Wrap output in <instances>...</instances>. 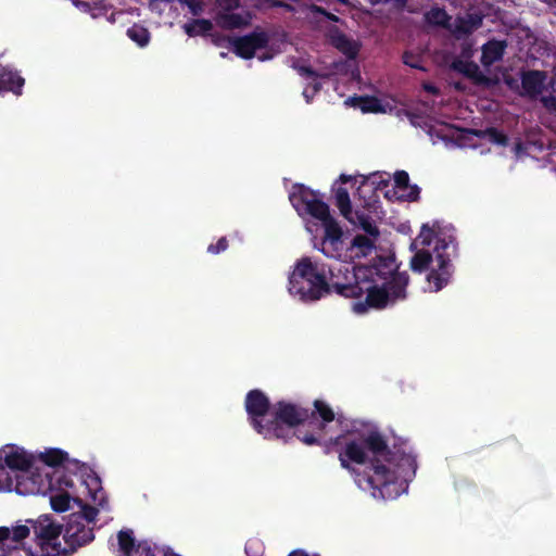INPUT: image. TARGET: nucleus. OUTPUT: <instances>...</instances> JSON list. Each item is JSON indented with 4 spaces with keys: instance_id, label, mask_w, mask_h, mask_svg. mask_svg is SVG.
Masks as SVG:
<instances>
[{
    "instance_id": "1",
    "label": "nucleus",
    "mask_w": 556,
    "mask_h": 556,
    "mask_svg": "<svg viewBox=\"0 0 556 556\" xmlns=\"http://www.w3.org/2000/svg\"><path fill=\"white\" fill-rule=\"evenodd\" d=\"M339 462L362 490L384 501L406 492L418 467L416 456L406 451V441L400 440L390 447L378 431L345 440L339 450Z\"/></svg>"
},
{
    "instance_id": "2",
    "label": "nucleus",
    "mask_w": 556,
    "mask_h": 556,
    "mask_svg": "<svg viewBox=\"0 0 556 556\" xmlns=\"http://www.w3.org/2000/svg\"><path fill=\"white\" fill-rule=\"evenodd\" d=\"M342 281H336L334 292L346 299L364 301L353 303L356 314H365L369 309L381 311L395 305L407 298L409 275L400 271L394 255H377L366 265H340Z\"/></svg>"
},
{
    "instance_id": "3",
    "label": "nucleus",
    "mask_w": 556,
    "mask_h": 556,
    "mask_svg": "<svg viewBox=\"0 0 556 556\" xmlns=\"http://www.w3.org/2000/svg\"><path fill=\"white\" fill-rule=\"evenodd\" d=\"M414 255L409 268L417 274L429 270L427 282L430 291L438 292L446 287L454 274L453 258L458 256V242L453 233L439 232L422 225L419 236L409 245Z\"/></svg>"
},
{
    "instance_id": "4",
    "label": "nucleus",
    "mask_w": 556,
    "mask_h": 556,
    "mask_svg": "<svg viewBox=\"0 0 556 556\" xmlns=\"http://www.w3.org/2000/svg\"><path fill=\"white\" fill-rule=\"evenodd\" d=\"M331 274L330 281L327 280L325 266H319L314 263L309 257H302L299 260L293 271L289 276V292L292 295L299 296L303 302H314L321 299L324 295L334 292L333 285L336 281H342V274ZM337 271H339L337 269Z\"/></svg>"
},
{
    "instance_id": "5",
    "label": "nucleus",
    "mask_w": 556,
    "mask_h": 556,
    "mask_svg": "<svg viewBox=\"0 0 556 556\" xmlns=\"http://www.w3.org/2000/svg\"><path fill=\"white\" fill-rule=\"evenodd\" d=\"M78 476L86 485L88 493L93 502L98 501V493L102 490L99 476L85 463L76 459L67 462L62 468H55L52 471L41 472L42 490L39 493H46L53 490H67L74 486L71 475Z\"/></svg>"
},
{
    "instance_id": "6",
    "label": "nucleus",
    "mask_w": 556,
    "mask_h": 556,
    "mask_svg": "<svg viewBox=\"0 0 556 556\" xmlns=\"http://www.w3.org/2000/svg\"><path fill=\"white\" fill-rule=\"evenodd\" d=\"M270 419L267 420L268 435L266 440H282L287 443L293 437H296L298 429L306 427L309 412L296 404L286 401L277 402L271 409Z\"/></svg>"
},
{
    "instance_id": "7",
    "label": "nucleus",
    "mask_w": 556,
    "mask_h": 556,
    "mask_svg": "<svg viewBox=\"0 0 556 556\" xmlns=\"http://www.w3.org/2000/svg\"><path fill=\"white\" fill-rule=\"evenodd\" d=\"M315 410L309 413L307 429L299 428L296 439L306 445H320L327 424L334 420L332 408L321 400L314 401Z\"/></svg>"
},
{
    "instance_id": "8",
    "label": "nucleus",
    "mask_w": 556,
    "mask_h": 556,
    "mask_svg": "<svg viewBox=\"0 0 556 556\" xmlns=\"http://www.w3.org/2000/svg\"><path fill=\"white\" fill-rule=\"evenodd\" d=\"M8 447L9 452L4 454V463L12 478H16V482H35L39 486L37 492L39 493L42 490L41 472L38 467H34L33 457L15 445Z\"/></svg>"
},
{
    "instance_id": "9",
    "label": "nucleus",
    "mask_w": 556,
    "mask_h": 556,
    "mask_svg": "<svg viewBox=\"0 0 556 556\" xmlns=\"http://www.w3.org/2000/svg\"><path fill=\"white\" fill-rule=\"evenodd\" d=\"M289 200L299 215H309L323 222L330 215L329 205L318 194L302 184L292 186Z\"/></svg>"
},
{
    "instance_id": "10",
    "label": "nucleus",
    "mask_w": 556,
    "mask_h": 556,
    "mask_svg": "<svg viewBox=\"0 0 556 556\" xmlns=\"http://www.w3.org/2000/svg\"><path fill=\"white\" fill-rule=\"evenodd\" d=\"M79 519V516L68 517L63 533L66 547L56 549V553L47 552V556H68L94 540L93 528L80 522Z\"/></svg>"
},
{
    "instance_id": "11",
    "label": "nucleus",
    "mask_w": 556,
    "mask_h": 556,
    "mask_svg": "<svg viewBox=\"0 0 556 556\" xmlns=\"http://www.w3.org/2000/svg\"><path fill=\"white\" fill-rule=\"evenodd\" d=\"M244 407L252 428L263 438L268 435L267 421L264 422L273 409L268 396L260 389H253L245 395Z\"/></svg>"
},
{
    "instance_id": "12",
    "label": "nucleus",
    "mask_w": 556,
    "mask_h": 556,
    "mask_svg": "<svg viewBox=\"0 0 556 556\" xmlns=\"http://www.w3.org/2000/svg\"><path fill=\"white\" fill-rule=\"evenodd\" d=\"M268 42V34L258 29L244 36L233 37L230 40V43L233 47V52L244 60L252 59L255 55L256 50L266 48Z\"/></svg>"
},
{
    "instance_id": "13",
    "label": "nucleus",
    "mask_w": 556,
    "mask_h": 556,
    "mask_svg": "<svg viewBox=\"0 0 556 556\" xmlns=\"http://www.w3.org/2000/svg\"><path fill=\"white\" fill-rule=\"evenodd\" d=\"M33 530L42 549L49 546L52 553H56V549H61L60 543H54L62 532L61 525L53 522L48 516H43L33 523Z\"/></svg>"
},
{
    "instance_id": "14",
    "label": "nucleus",
    "mask_w": 556,
    "mask_h": 556,
    "mask_svg": "<svg viewBox=\"0 0 556 556\" xmlns=\"http://www.w3.org/2000/svg\"><path fill=\"white\" fill-rule=\"evenodd\" d=\"M321 223L325 228L321 252L327 257H339L342 250V228L331 215Z\"/></svg>"
},
{
    "instance_id": "15",
    "label": "nucleus",
    "mask_w": 556,
    "mask_h": 556,
    "mask_svg": "<svg viewBox=\"0 0 556 556\" xmlns=\"http://www.w3.org/2000/svg\"><path fill=\"white\" fill-rule=\"evenodd\" d=\"M5 451L0 450V491H15L21 495L37 494L39 486L35 482H16L4 463Z\"/></svg>"
},
{
    "instance_id": "16",
    "label": "nucleus",
    "mask_w": 556,
    "mask_h": 556,
    "mask_svg": "<svg viewBox=\"0 0 556 556\" xmlns=\"http://www.w3.org/2000/svg\"><path fill=\"white\" fill-rule=\"evenodd\" d=\"M546 73L539 70H527L520 74L521 91L518 93L521 97L536 99L544 90Z\"/></svg>"
},
{
    "instance_id": "17",
    "label": "nucleus",
    "mask_w": 556,
    "mask_h": 556,
    "mask_svg": "<svg viewBox=\"0 0 556 556\" xmlns=\"http://www.w3.org/2000/svg\"><path fill=\"white\" fill-rule=\"evenodd\" d=\"M451 70L463 74L471 79L476 85H488L490 79L480 71L477 63L455 58L451 64Z\"/></svg>"
},
{
    "instance_id": "18",
    "label": "nucleus",
    "mask_w": 556,
    "mask_h": 556,
    "mask_svg": "<svg viewBox=\"0 0 556 556\" xmlns=\"http://www.w3.org/2000/svg\"><path fill=\"white\" fill-rule=\"evenodd\" d=\"M25 79L8 66L0 65V93L11 91L21 96Z\"/></svg>"
},
{
    "instance_id": "19",
    "label": "nucleus",
    "mask_w": 556,
    "mask_h": 556,
    "mask_svg": "<svg viewBox=\"0 0 556 556\" xmlns=\"http://www.w3.org/2000/svg\"><path fill=\"white\" fill-rule=\"evenodd\" d=\"M483 17L478 13H468L465 16H457L454 24V35L457 38L471 35L481 27Z\"/></svg>"
},
{
    "instance_id": "20",
    "label": "nucleus",
    "mask_w": 556,
    "mask_h": 556,
    "mask_svg": "<svg viewBox=\"0 0 556 556\" xmlns=\"http://www.w3.org/2000/svg\"><path fill=\"white\" fill-rule=\"evenodd\" d=\"M507 43L504 40H490L482 46L481 62L483 65H492L503 59Z\"/></svg>"
},
{
    "instance_id": "21",
    "label": "nucleus",
    "mask_w": 556,
    "mask_h": 556,
    "mask_svg": "<svg viewBox=\"0 0 556 556\" xmlns=\"http://www.w3.org/2000/svg\"><path fill=\"white\" fill-rule=\"evenodd\" d=\"M39 458L43 465L47 466V468H39L40 472L52 471L55 468H62L63 465L72 460L68 459L67 453L60 448H49L41 453Z\"/></svg>"
},
{
    "instance_id": "22",
    "label": "nucleus",
    "mask_w": 556,
    "mask_h": 556,
    "mask_svg": "<svg viewBox=\"0 0 556 556\" xmlns=\"http://www.w3.org/2000/svg\"><path fill=\"white\" fill-rule=\"evenodd\" d=\"M182 29L189 37L208 36L213 30V23L210 20L197 18L184 24Z\"/></svg>"
},
{
    "instance_id": "23",
    "label": "nucleus",
    "mask_w": 556,
    "mask_h": 556,
    "mask_svg": "<svg viewBox=\"0 0 556 556\" xmlns=\"http://www.w3.org/2000/svg\"><path fill=\"white\" fill-rule=\"evenodd\" d=\"M394 182L395 187L405 190L409 188V192L405 195V200L407 201H417L420 193V188L417 185H409V176L405 170H396L394 174Z\"/></svg>"
},
{
    "instance_id": "24",
    "label": "nucleus",
    "mask_w": 556,
    "mask_h": 556,
    "mask_svg": "<svg viewBox=\"0 0 556 556\" xmlns=\"http://www.w3.org/2000/svg\"><path fill=\"white\" fill-rule=\"evenodd\" d=\"M218 24L224 29H238L249 24V18L240 13L226 12L218 16Z\"/></svg>"
},
{
    "instance_id": "25",
    "label": "nucleus",
    "mask_w": 556,
    "mask_h": 556,
    "mask_svg": "<svg viewBox=\"0 0 556 556\" xmlns=\"http://www.w3.org/2000/svg\"><path fill=\"white\" fill-rule=\"evenodd\" d=\"M349 222L359 226L370 237L377 238L380 233L371 217L364 212H353L352 220Z\"/></svg>"
},
{
    "instance_id": "26",
    "label": "nucleus",
    "mask_w": 556,
    "mask_h": 556,
    "mask_svg": "<svg viewBox=\"0 0 556 556\" xmlns=\"http://www.w3.org/2000/svg\"><path fill=\"white\" fill-rule=\"evenodd\" d=\"M334 203L341 215L348 220H352V204L348 189L339 187L334 193Z\"/></svg>"
},
{
    "instance_id": "27",
    "label": "nucleus",
    "mask_w": 556,
    "mask_h": 556,
    "mask_svg": "<svg viewBox=\"0 0 556 556\" xmlns=\"http://www.w3.org/2000/svg\"><path fill=\"white\" fill-rule=\"evenodd\" d=\"M471 134L478 138H488L489 141L498 146L506 147L508 144L507 135L494 127L471 130Z\"/></svg>"
},
{
    "instance_id": "28",
    "label": "nucleus",
    "mask_w": 556,
    "mask_h": 556,
    "mask_svg": "<svg viewBox=\"0 0 556 556\" xmlns=\"http://www.w3.org/2000/svg\"><path fill=\"white\" fill-rule=\"evenodd\" d=\"M117 541L119 549L126 555L130 556V554L137 548L135 543L134 532L131 529H124L118 531Z\"/></svg>"
},
{
    "instance_id": "29",
    "label": "nucleus",
    "mask_w": 556,
    "mask_h": 556,
    "mask_svg": "<svg viewBox=\"0 0 556 556\" xmlns=\"http://www.w3.org/2000/svg\"><path fill=\"white\" fill-rule=\"evenodd\" d=\"M126 34L130 40L141 48L146 47L150 41V33L148 28L139 24H134L127 29Z\"/></svg>"
},
{
    "instance_id": "30",
    "label": "nucleus",
    "mask_w": 556,
    "mask_h": 556,
    "mask_svg": "<svg viewBox=\"0 0 556 556\" xmlns=\"http://www.w3.org/2000/svg\"><path fill=\"white\" fill-rule=\"evenodd\" d=\"M75 502L79 505L81 511L74 513L71 516H79V521L86 523L87 526L93 523L96 521L99 510L91 505L84 504V502L79 498H76Z\"/></svg>"
},
{
    "instance_id": "31",
    "label": "nucleus",
    "mask_w": 556,
    "mask_h": 556,
    "mask_svg": "<svg viewBox=\"0 0 556 556\" xmlns=\"http://www.w3.org/2000/svg\"><path fill=\"white\" fill-rule=\"evenodd\" d=\"M389 180L381 179V177L378 174H372L368 177H364L361 186L357 188V194L359 197L363 195V190L366 187H371V191L375 192L377 189L381 188L382 186H388Z\"/></svg>"
},
{
    "instance_id": "32",
    "label": "nucleus",
    "mask_w": 556,
    "mask_h": 556,
    "mask_svg": "<svg viewBox=\"0 0 556 556\" xmlns=\"http://www.w3.org/2000/svg\"><path fill=\"white\" fill-rule=\"evenodd\" d=\"M352 247L358 249L362 255L366 256L375 248V242L365 235H356L352 240Z\"/></svg>"
},
{
    "instance_id": "33",
    "label": "nucleus",
    "mask_w": 556,
    "mask_h": 556,
    "mask_svg": "<svg viewBox=\"0 0 556 556\" xmlns=\"http://www.w3.org/2000/svg\"><path fill=\"white\" fill-rule=\"evenodd\" d=\"M51 507L54 511L64 513L70 508L71 496L67 492L52 495L50 497Z\"/></svg>"
},
{
    "instance_id": "34",
    "label": "nucleus",
    "mask_w": 556,
    "mask_h": 556,
    "mask_svg": "<svg viewBox=\"0 0 556 556\" xmlns=\"http://www.w3.org/2000/svg\"><path fill=\"white\" fill-rule=\"evenodd\" d=\"M426 17L429 23L439 26H445L450 20V16L447 15L446 11L442 8H432L426 14Z\"/></svg>"
},
{
    "instance_id": "35",
    "label": "nucleus",
    "mask_w": 556,
    "mask_h": 556,
    "mask_svg": "<svg viewBox=\"0 0 556 556\" xmlns=\"http://www.w3.org/2000/svg\"><path fill=\"white\" fill-rule=\"evenodd\" d=\"M355 99L363 103L361 106L363 112L378 113L383 111L380 100L376 97L365 96Z\"/></svg>"
},
{
    "instance_id": "36",
    "label": "nucleus",
    "mask_w": 556,
    "mask_h": 556,
    "mask_svg": "<svg viewBox=\"0 0 556 556\" xmlns=\"http://www.w3.org/2000/svg\"><path fill=\"white\" fill-rule=\"evenodd\" d=\"M336 47L345 53L350 59H354L356 56L357 50L353 47L352 41L344 34H341L336 38Z\"/></svg>"
},
{
    "instance_id": "37",
    "label": "nucleus",
    "mask_w": 556,
    "mask_h": 556,
    "mask_svg": "<svg viewBox=\"0 0 556 556\" xmlns=\"http://www.w3.org/2000/svg\"><path fill=\"white\" fill-rule=\"evenodd\" d=\"M403 63L412 68H416L419 71H427L422 65V58L420 54L414 53L412 51H405L402 56Z\"/></svg>"
},
{
    "instance_id": "38",
    "label": "nucleus",
    "mask_w": 556,
    "mask_h": 556,
    "mask_svg": "<svg viewBox=\"0 0 556 556\" xmlns=\"http://www.w3.org/2000/svg\"><path fill=\"white\" fill-rule=\"evenodd\" d=\"M29 535L27 526H17L13 528L10 535V545H22V541Z\"/></svg>"
},
{
    "instance_id": "39",
    "label": "nucleus",
    "mask_w": 556,
    "mask_h": 556,
    "mask_svg": "<svg viewBox=\"0 0 556 556\" xmlns=\"http://www.w3.org/2000/svg\"><path fill=\"white\" fill-rule=\"evenodd\" d=\"M1 556H35L30 548H26L23 545H9ZM42 556H47L43 554Z\"/></svg>"
},
{
    "instance_id": "40",
    "label": "nucleus",
    "mask_w": 556,
    "mask_h": 556,
    "mask_svg": "<svg viewBox=\"0 0 556 556\" xmlns=\"http://www.w3.org/2000/svg\"><path fill=\"white\" fill-rule=\"evenodd\" d=\"M164 551L152 548L147 542H139L135 551V556H163Z\"/></svg>"
},
{
    "instance_id": "41",
    "label": "nucleus",
    "mask_w": 556,
    "mask_h": 556,
    "mask_svg": "<svg viewBox=\"0 0 556 556\" xmlns=\"http://www.w3.org/2000/svg\"><path fill=\"white\" fill-rule=\"evenodd\" d=\"M228 248V240L226 237H222L218 239L216 243H212L207 247V252L211 254H219L226 251Z\"/></svg>"
},
{
    "instance_id": "42",
    "label": "nucleus",
    "mask_w": 556,
    "mask_h": 556,
    "mask_svg": "<svg viewBox=\"0 0 556 556\" xmlns=\"http://www.w3.org/2000/svg\"><path fill=\"white\" fill-rule=\"evenodd\" d=\"M181 4L187 5L193 15H199L202 10V3L199 0H178Z\"/></svg>"
},
{
    "instance_id": "43",
    "label": "nucleus",
    "mask_w": 556,
    "mask_h": 556,
    "mask_svg": "<svg viewBox=\"0 0 556 556\" xmlns=\"http://www.w3.org/2000/svg\"><path fill=\"white\" fill-rule=\"evenodd\" d=\"M544 108L556 113V96L549 94L541 99Z\"/></svg>"
},
{
    "instance_id": "44",
    "label": "nucleus",
    "mask_w": 556,
    "mask_h": 556,
    "mask_svg": "<svg viewBox=\"0 0 556 556\" xmlns=\"http://www.w3.org/2000/svg\"><path fill=\"white\" fill-rule=\"evenodd\" d=\"M11 530L7 527H0V542L2 544L3 552L7 549V544L10 545Z\"/></svg>"
},
{
    "instance_id": "45",
    "label": "nucleus",
    "mask_w": 556,
    "mask_h": 556,
    "mask_svg": "<svg viewBox=\"0 0 556 556\" xmlns=\"http://www.w3.org/2000/svg\"><path fill=\"white\" fill-rule=\"evenodd\" d=\"M298 72L301 76L307 77V78H316L318 77V74L316 71H314L311 66L301 65L298 67Z\"/></svg>"
},
{
    "instance_id": "46",
    "label": "nucleus",
    "mask_w": 556,
    "mask_h": 556,
    "mask_svg": "<svg viewBox=\"0 0 556 556\" xmlns=\"http://www.w3.org/2000/svg\"><path fill=\"white\" fill-rule=\"evenodd\" d=\"M505 84H506V86H507L510 90L516 91V92L520 91L519 89H520V87H521V86H519V84H518V80H517V79H515V78H513V77H506V78H505Z\"/></svg>"
},
{
    "instance_id": "47",
    "label": "nucleus",
    "mask_w": 556,
    "mask_h": 556,
    "mask_svg": "<svg viewBox=\"0 0 556 556\" xmlns=\"http://www.w3.org/2000/svg\"><path fill=\"white\" fill-rule=\"evenodd\" d=\"M422 88L426 92L433 94V96H438L440 93V89L435 85L430 84V83H425L422 85Z\"/></svg>"
},
{
    "instance_id": "48",
    "label": "nucleus",
    "mask_w": 556,
    "mask_h": 556,
    "mask_svg": "<svg viewBox=\"0 0 556 556\" xmlns=\"http://www.w3.org/2000/svg\"><path fill=\"white\" fill-rule=\"evenodd\" d=\"M210 36L213 38V42L216 46H222L223 42H225V41H229L230 42V40L232 39V38L225 37V36L218 35V34H211Z\"/></svg>"
},
{
    "instance_id": "49",
    "label": "nucleus",
    "mask_w": 556,
    "mask_h": 556,
    "mask_svg": "<svg viewBox=\"0 0 556 556\" xmlns=\"http://www.w3.org/2000/svg\"><path fill=\"white\" fill-rule=\"evenodd\" d=\"M309 10L314 14H318V15H321V16L326 15V11H327L325 8L316 5V4H312Z\"/></svg>"
},
{
    "instance_id": "50",
    "label": "nucleus",
    "mask_w": 556,
    "mask_h": 556,
    "mask_svg": "<svg viewBox=\"0 0 556 556\" xmlns=\"http://www.w3.org/2000/svg\"><path fill=\"white\" fill-rule=\"evenodd\" d=\"M387 2H393L397 9H404L407 0H386Z\"/></svg>"
},
{
    "instance_id": "51",
    "label": "nucleus",
    "mask_w": 556,
    "mask_h": 556,
    "mask_svg": "<svg viewBox=\"0 0 556 556\" xmlns=\"http://www.w3.org/2000/svg\"><path fill=\"white\" fill-rule=\"evenodd\" d=\"M324 17L330 22H334V23L339 22V17L329 11H326V15H324Z\"/></svg>"
},
{
    "instance_id": "52",
    "label": "nucleus",
    "mask_w": 556,
    "mask_h": 556,
    "mask_svg": "<svg viewBox=\"0 0 556 556\" xmlns=\"http://www.w3.org/2000/svg\"><path fill=\"white\" fill-rule=\"evenodd\" d=\"M288 556H308V554L302 549L291 552Z\"/></svg>"
},
{
    "instance_id": "53",
    "label": "nucleus",
    "mask_w": 556,
    "mask_h": 556,
    "mask_svg": "<svg viewBox=\"0 0 556 556\" xmlns=\"http://www.w3.org/2000/svg\"><path fill=\"white\" fill-rule=\"evenodd\" d=\"M339 180L342 184H346V182L352 180V176H349V175H345V174H341Z\"/></svg>"
},
{
    "instance_id": "54",
    "label": "nucleus",
    "mask_w": 556,
    "mask_h": 556,
    "mask_svg": "<svg viewBox=\"0 0 556 556\" xmlns=\"http://www.w3.org/2000/svg\"><path fill=\"white\" fill-rule=\"evenodd\" d=\"M342 440H343V437L338 435L334 439H331L330 441H331V444H333V445H340Z\"/></svg>"
},
{
    "instance_id": "55",
    "label": "nucleus",
    "mask_w": 556,
    "mask_h": 556,
    "mask_svg": "<svg viewBox=\"0 0 556 556\" xmlns=\"http://www.w3.org/2000/svg\"><path fill=\"white\" fill-rule=\"evenodd\" d=\"M320 88H321L320 83H315L314 86H313V89H314L313 93L318 92L320 90Z\"/></svg>"
},
{
    "instance_id": "56",
    "label": "nucleus",
    "mask_w": 556,
    "mask_h": 556,
    "mask_svg": "<svg viewBox=\"0 0 556 556\" xmlns=\"http://www.w3.org/2000/svg\"><path fill=\"white\" fill-rule=\"evenodd\" d=\"M303 96L306 99V102L309 103L312 100V96H309L306 90L303 91Z\"/></svg>"
},
{
    "instance_id": "57",
    "label": "nucleus",
    "mask_w": 556,
    "mask_h": 556,
    "mask_svg": "<svg viewBox=\"0 0 556 556\" xmlns=\"http://www.w3.org/2000/svg\"><path fill=\"white\" fill-rule=\"evenodd\" d=\"M163 556H180L172 551H167L166 553H163Z\"/></svg>"
},
{
    "instance_id": "58",
    "label": "nucleus",
    "mask_w": 556,
    "mask_h": 556,
    "mask_svg": "<svg viewBox=\"0 0 556 556\" xmlns=\"http://www.w3.org/2000/svg\"><path fill=\"white\" fill-rule=\"evenodd\" d=\"M521 149H522V143H520V142L517 143L516 144V151L519 152V151H521Z\"/></svg>"
},
{
    "instance_id": "59",
    "label": "nucleus",
    "mask_w": 556,
    "mask_h": 556,
    "mask_svg": "<svg viewBox=\"0 0 556 556\" xmlns=\"http://www.w3.org/2000/svg\"><path fill=\"white\" fill-rule=\"evenodd\" d=\"M226 55H227V53H226V52H220V56H222V58H225Z\"/></svg>"
},
{
    "instance_id": "60",
    "label": "nucleus",
    "mask_w": 556,
    "mask_h": 556,
    "mask_svg": "<svg viewBox=\"0 0 556 556\" xmlns=\"http://www.w3.org/2000/svg\"><path fill=\"white\" fill-rule=\"evenodd\" d=\"M260 59H261L262 61H265L266 59H268V56H260Z\"/></svg>"
}]
</instances>
